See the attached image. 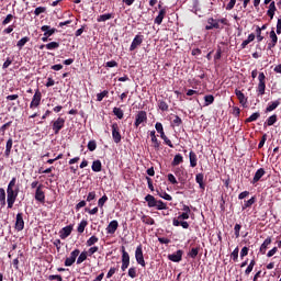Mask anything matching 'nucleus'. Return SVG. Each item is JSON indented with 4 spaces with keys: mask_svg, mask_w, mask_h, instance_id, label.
<instances>
[{
    "mask_svg": "<svg viewBox=\"0 0 281 281\" xmlns=\"http://www.w3.org/2000/svg\"><path fill=\"white\" fill-rule=\"evenodd\" d=\"M265 177V170L262 168L258 169L254 176L252 183H258L260 179Z\"/></svg>",
    "mask_w": 281,
    "mask_h": 281,
    "instance_id": "412c9836",
    "label": "nucleus"
},
{
    "mask_svg": "<svg viewBox=\"0 0 281 281\" xmlns=\"http://www.w3.org/2000/svg\"><path fill=\"white\" fill-rule=\"evenodd\" d=\"M98 237L97 236H91L88 240H87V243H86V245H87V247H93V245H95V243H98Z\"/></svg>",
    "mask_w": 281,
    "mask_h": 281,
    "instance_id": "4c0bfd02",
    "label": "nucleus"
},
{
    "mask_svg": "<svg viewBox=\"0 0 281 281\" xmlns=\"http://www.w3.org/2000/svg\"><path fill=\"white\" fill-rule=\"evenodd\" d=\"M276 10H277V8H276V2L272 1V2L269 4V9H268V11H267V14H268V16H270V19H273V16L276 15Z\"/></svg>",
    "mask_w": 281,
    "mask_h": 281,
    "instance_id": "5701e85b",
    "label": "nucleus"
},
{
    "mask_svg": "<svg viewBox=\"0 0 281 281\" xmlns=\"http://www.w3.org/2000/svg\"><path fill=\"white\" fill-rule=\"evenodd\" d=\"M155 128H156L157 133H159L160 135L164 134V125L161 123L157 122L155 125Z\"/></svg>",
    "mask_w": 281,
    "mask_h": 281,
    "instance_id": "13d9d810",
    "label": "nucleus"
},
{
    "mask_svg": "<svg viewBox=\"0 0 281 281\" xmlns=\"http://www.w3.org/2000/svg\"><path fill=\"white\" fill-rule=\"evenodd\" d=\"M87 227V221H81L80 224L78 225L77 232L79 234L85 233V228Z\"/></svg>",
    "mask_w": 281,
    "mask_h": 281,
    "instance_id": "49530a36",
    "label": "nucleus"
},
{
    "mask_svg": "<svg viewBox=\"0 0 281 281\" xmlns=\"http://www.w3.org/2000/svg\"><path fill=\"white\" fill-rule=\"evenodd\" d=\"M95 148H98V144L95 143V140H90L88 143V150H90L91 153H93V150H95Z\"/></svg>",
    "mask_w": 281,
    "mask_h": 281,
    "instance_id": "09e8293b",
    "label": "nucleus"
},
{
    "mask_svg": "<svg viewBox=\"0 0 281 281\" xmlns=\"http://www.w3.org/2000/svg\"><path fill=\"white\" fill-rule=\"evenodd\" d=\"M220 30L221 25L218 24V20H214V18H210L207 20V25L205 26V30Z\"/></svg>",
    "mask_w": 281,
    "mask_h": 281,
    "instance_id": "4468645a",
    "label": "nucleus"
},
{
    "mask_svg": "<svg viewBox=\"0 0 281 281\" xmlns=\"http://www.w3.org/2000/svg\"><path fill=\"white\" fill-rule=\"evenodd\" d=\"M142 222L145 223V225H155V220L147 215L142 216Z\"/></svg>",
    "mask_w": 281,
    "mask_h": 281,
    "instance_id": "473e14b6",
    "label": "nucleus"
},
{
    "mask_svg": "<svg viewBox=\"0 0 281 281\" xmlns=\"http://www.w3.org/2000/svg\"><path fill=\"white\" fill-rule=\"evenodd\" d=\"M203 179H204L203 173H198L195 176V181H196V183H199L201 190H205V184L203 183Z\"/></svg>",
    "mask_w": 281,
    "mask_h": 281,
    "instance_id": "c85d7f7f",
    "label": "nucleus"
},
{
    "mask_svg": "<svg viewBox=\"0 0 281 281\" xmlns=\"http://www.w3.org/2000/svg\"><path fill=\"white\" fill-rule=\"evenodd\" d=\"M87 251L81 252L77 259V265H82L87 260Z\"/></svg>",
    "mask_w": 281,
    "mask_h": 281,
    "instance_id": "37998d69",
    "label": "nucleus"
},
{
    "mask_svg": "<svg viewBox=\"0 0 281 281\" xmlns=\"http://www.w3.org/2000/svg\"><path fill=\"white\" fill-rule=\"evenodd\" d=\"M258 80L257 93L258 95H265V91H267V76H265V72H259Z\"/></svg>",
    "mask_w": 281,
    "mask_h": 281,
    "instance_id": "f257e3e1",
    "label": "nucleus"
},
{
    "mask_svg": "<svg viewBox=\"0 0 281 281\" xmlns=\"http://www.w3.org/2000/svg\"><path fill=\"white\" fill-rule=\"evenodd\" d=\"M151 142L154 144V148H159V140L157 139V136L155 135V131L150 132Z\"/></svg>",
    "mask_w": 281,
    "mask_h": 281,
    "instance_id": "f704fd0d",
    "label": "nucleus"
},
{
    "mask_svg": "<svg viewBox=\"0 0 281 281\" xmlns=\"http://www.w3.org/2000/svg\"><path fill=\"white\" fill-rule=\"evenodd\" d=\"M42 98H43V94L41 93V90H36L35 94L33 95V99L30 103V109H37V106H41Z\"/></svg>",
    "mask_w": 281,
    "mask_h": 281,
    "instance_id": "39448f33",
    "label": "nucleus"
},
{
    "mask_svg": "<svg viewBox=\"0 0 281 281\" xmlns=\"http://www.w3.org/2000/svg\"><path fill=\"white\" fill-rule=\"evenodd\" d=\"M16 186V178H12L11 181L8 184L7 190H14V187Z\"/></svg>",
    "mask_w": 281,
    "mask_h": 281,
    "instance_id": "bf43d9fd",
    "label": "nucleus"
},
{
    "mask_svg": "<svg viewBox=\"0 0 281 281\" xmlns=\"http://www.w3.org/2000/svg\"><path fill=\"white\" fill-rule=\"evenodd\" d=\"M106 201H109V196L106 195H103L101 199H99L98 201L99 207H104V203H106Z\"/></svg>",
    "mask_w": 281,
    "mask_h": 281,
    "instance_id": "603ef678",
    "label": "nucleus"
},
{
    "mask_svg": "<svg viewBox=\"0 0 281 281\" xmlns=\"http://www.w3.org/2000/svg\"><path fill=\"white\" fill-rule=\"evenodd\" d=\"M106 95H109V91H106V90H104L101 93H98L97 94V101L98 102H102V100H104V98H106Z\"/></svg>",
    "mask_w": 281,
    "mask_h": 281,
    "instance_id": "de8ad7c7",
    "label": "nucleus"
},
{
    "mask_svg": "<svg viewBox=\"0 0 281 281\" xmlns=\"http://www.w3.org/2000/svg\"><path fill=\"white\" fill-rule=\"evenodd\" d=\"M158 106L160 111H168V103L166 101H159Z\"/></svg>",
    "mask_w": 281,
    "mask_h": 281,
    "instance_id": "4d7b16f0",
    "label": "nucleus"
},
{
    "mask_svg": "<svg viewBox=\"0 0 281 281\" xmlns=\"http://www.w3.org/2000/svg\"><path fill=\"white\" fill-rule=\"evenodd\" d=\"M78 256H80V250L79 249H75L70 254V256L66 258L65 267H71V265H74V262H76V258H78Z\"/></svg>",
    "mask_w": 281,
    "mask_h": 281,
    "instance_id": "423d86ee",
    "label": "nucleus"
},
{
    "mask_svg": "<svg viewBox=\"0 0 281 281\" xmlns=\"http://www.w3.org/2000/svg\"><path fill=\"white\" fill-rule=\"evenodd\" d=\"M277 34H281V19L277 22Z\"/></svg>",
    "mask_w": 281,
    "mask_h": 281,
    "instance_id": "774afa93",
    "label": "nucleus"
},
{
    "mask_svg": "<svg viewBox=\"0 0 281 281\" xmlns=\"http://www.w3.org/2000/svg\"><path fill=\"white\" fill-rule=\"evenodd\" d=\"M277 106H280V101H274L269 104L266 109V113H271V111H276Z\"/></svg>",
    "mask_w": 281,
    "mask_h": 281,
    "instance_id": "2f4dec72",
    "label": "nucleus"
},
{
    "mask_svg": "<svg viewBox=\"0 0 281 281\" xmlns=\"http://www.w3.org/2000/svg\"><path fill=\"white\" fill-rule=\"evenodd\" d=\"M43 12H45V8L38 7L35 9L34 14L35 16H38L40 14H43Z\"/></svg>",
    "mask_w": 281,
    "mask_h": 281,
    "instance_id": "69168bd1",
    "label": "nucleus"
},
{
    "mask_svg": "<svg viewBox=\"0 0 281 281\" xmlns=\"http://www.w3.org/2000/svg\"><path fill=\"white\" fill-rule=\"evenodd\" d=\"M167 179H168L169 182L172 183V186H177V183H179V182L177 181V178H176L175 175H172V173H169V175L167 176Z\"/></svg>",
    "mask_w": 281,
    "mask_h": 281,
    "instance_id": "864d4df0",
    "label": "nucleus"
},
{
    "mask_svg": "<svg viewBox=\"0 0 281 281\" xmlns=\"http://www.w3.org/2000/svg\"><path fill=\"white\" fill-rule=\"evenodd\" d=\"M190 258H196L199 256V248H192L189 252Z\"/></svg>",
    "mask_w": 281,
    "mask_h": 281,
    "instance_id": "6e6d98bb",
    "label": "nucleus"
},
{
    "mask_svg": "<svg viewBox=\"0 0 281 281\" xmlns=\"http://www.w3.org/2000/svg\"><path fill=\"white\" fill-rule=\"evenodd\" d=\"M35 200L40 203H45V192L43 191V184H38L36 188Z\"/></svg>",
    "mask_w": 281,
    "mask_h": 281,
    "instance_id": "6e6552de",
    "label": "nucleus"
},
{
    "mask_svg": "<svg viewBox=\"0 0 281 281\" xmlns=\"http://www.w3.org/2000/svg\"><path fill=\"white\" fill-rule=\"evenodd\" d=\"M60 44L58 42H50L46 44V49H58Z\"/></svg>",
    "mask_w": 281,
    "mask_h": 281,
    "instance_id": "79ce46f5",
    "label": "nucleus"
},
{
    "mask_svg": "<svg viewBox=\"0 0 281 281\" xmlns=\"http://www.w3.org/2000/svg\"><path fill=\"white\" fill-rule=\"evenodd\" d=\"M41 30L44 32V36H53V34H56V29H52L49 25H43Z\"/></svg>",
    "mask_w": 281,
    "mask_h": 281,
    "instance_id": "6ab92c4d",
    "label": "nucleus"
},
{
    "mask_svg": "<svg viewBox=\"0 0 281 281\" xmlns=\"http://www.w3.org/2000/svg\"><path fill=\"white\" fill-rule=\"evenodd\" d=\"M254 267H256V260H251L248 265L247 269L245 270L246 276H249L254 271Z\"/></svg>",
    "mask_w": 281,
    "mask_h": 281,
    "instance_id": "ea45409f",
    "label": "nucleus"
},
{
    "mask_svg": "<svg viewBox=\"0 0 281 281\" xmlns=\"http://www.w3.org/2000/svg\"><path fill=\"white\" fill-rule=\"evenodd\" d=\"M158 194H159L160 199H165V201H172V195H170L164 191Z\"/></svg>",
    "mask_w": 281,
    "mask_h": 281,
    "instance_id": "8fccbe9b",
    "label": "nucleus"
},
{
    "mask_svg": "<svg viewBox=\"0 0 281 281\" xmlns=\"http://www.w3.org/2000/svg\"><path fill=\"white\" fill-rule=\"evenodd\" d=\"M156 210H168V205L166 203H164V201L161 200H156V204H155Z\"/></svg>",
    "mask_w": 281,
    "mask_h": 281,
    "instance_id": "72a5a7b5",
    "label": "nucleus"
},
{
    "mask_svg": "<svg viewBox=\"0 0 281 281\" xmlns=\"http://www.w3.org/2000/svg\"><path fill=\"white\" fill-rule=\"evenodd\" d=\"M128 276L130 278H137V270L135 268H130Z\"/></svg>",
    "mask_w": 281,
    "mask_h": 281,
    "instance_id": "052dcab7",
    "label": "nucleus"
},
{
    "mask_svg": "<svg viewBox=\"0 0 281 281\" xmlns=\"http://www.w3.org/2000/svg\"><path fill=\"white\" fill-rule=\"evenodd\" d=\"M146 120H148L146 112L145 111H139L136 115V121L134 123V125L137 127L140 124H144V122H146Z\"/></svg>",
    "mask_w": 281,
    "mask_h": 281,
    "instance_id": "9b49d317",
    "label": "nucleus"
},
{
    "mask_svg": "<svg viewBox=\"0 0 281 281\" xmlns=\"http://www.w3.org/2000/svg\"><path fill=\"white\" fill-rule=\"evenodd\" d=\"M179 164H183V156H181V154L175 156L171 166H179Z\"/></svg>",
    "mask_w": 281,
    "mask_h": 281,
    "instance_id": "7c9ffc66",
    "label": "nucleus"
},
{
    "mask_svg": "<svg viewBox=\"0 0 281 281\" xmlns=\"http://www.w3.org/2000/svg\"><path fill=\"white\" fill-rule=\"evenodd\" d=\"M166 16V9H161L158 13V15L155 19V23L157 25H161L164 23V18Z\"/></svg>",
    "mask_w": 281,
    "mask_h": 281,
    "instance_id": "aec40b11",
    "label": "nucleus"
},
{
    "mask_svg": "<svg viewBox=\"0 0 281 281\" xmlns=\"http://www.w3.org/2000/svg\"><path fill=\"white\" fill-rule=\"evenodd\" d=\"M268 245H271V237L265 239V241L260 246V252L266 254Z\"/></svg>",
    "mask_w": 281,
    "mask_h": 281,
    "instance_id": "cd10ccee",
    "label": "nucleus"
},
{
    "mask_svg": "<svg viewBox=\"0 0 281 281\" xmlns=\"http://www.w3.org/2000/svg\"><path fill=\"white\" fill-rule=\"evenodd\" d=\"M144 43V36L143 35H136L130 46V52H135L139 45Z\"/></svg>",
    "mask_w": 281,
    "mask_h": 281,
    "instance_id": "0eeeda50",
    "label": "nucleus"
},
{
    "mask_svg": "<svg viewBox=\"0 0 281 281\" xmlns=\"http://www.w3.org/2000/svg\"><path fill=\"white\" fill-rule=\"evenodd\" d=\"M254 203H256V198L249 199L244 203L243 210H247V207H251Z\"/></svg>",
    "mask_w": 281,
    "mask_h": 281,
    "instance_id": "c03bdc74",
    "label": "nucleus"
},
{
    "mask_svg": "<svg viewBox=\"0 0 281 281\" xmlns=\"http://www.w3.org/2000/svg\"><path fill=\"white\" fill-rule=\"evenodd\" d=\"M24 227H25V222L23 221V213H18L16 220H15V229L18 232H23Z\"/></svg>",
    "mask_w": 281,
    "mask_h": 281,
    "instance_id": "9d476101",
    "label": "nucleus"
},
{
    "mask_svg": "<svg viewBox=\"0 0 281 281\" xmlns=\"http://www.w3.org/2000/svg\"><path fill=\"white\" fill-rule=\"evenodd\" d=\"M182 258H183V250H177L176 254L168 255V259L171 260V262H181Z\"/></svg>",
    "mask_w": 281,
    "mask_h": 281,
    "instance_id": "ddd939ff",
    "label": "nucleus"
},
{
    "mask_svg": "<svg viewBox=\"0 0 281 281\" xmlns=\"http://www.w3.org/2000/svg\"><path fill=\"white\" fill-rule=\"evenodd\" d=\"M258 117H260V112H255L252 113L248 119H246V122H256V120H258Z\"/></svg>",
    "mask_w": 281,
    "mask_h": 281,
    "instance_id": "a19ab883",
    "label": "nucleus"
},
{
    "mask_svg": "<svg viewBox=\"0 0 281 281\" xmlns=\"http://www.w3.org/2000/svg\"><path fill=\"white\" fill-rule=\"evenodd\" d=\"M93 172H102V162L100 160H94L92 162Z\"/></svg>",
    "mask_w": 281,
    "mask_h": 281,
    "instance_id": "a878e982",
    "label": "nucleus"
},
{
    "mask_svg": "<svg viewBox=\"0 0 281 281\" xmlns=\"http://www.w3.org/2000/svg\"><path fill=\"white\" fill-rule=\"evenodd\" d=\"M113 113L114 115H116V117H119V120H122L124 117V111H122V109L120 108H114Z\"/></svg>",
    "mask_w": 281,
    "mask_h": 281,
    "instance_id": "58836bf2",
    "label": "nucleus"
},
{
    "mask_svg": "<svg viewBox=\"0 0 281 281\" xmlns=\"http://www.w3.org/2000/svg\"><path fill=\"white\" fill-rule=\"evenodd\" d=\"M235 95H237V99L239 100L241 106H247V97H245V93H243V91L236 89Z\"/></svg>",
    "mask_w": 281,
    "mask_h": 281,
    "instance_id": "dca6fc26",
    "label": "nucleus"
},
{
    "mask_svg": "<svg viewBox=\"0 0 281 281\" xmlns=\"http://www.w3.org/2000/svg\"><path fill=\"white\" fill-rule=\"evenodd\" d=\"M161 139H164L165 144L169 146V148H175V145H172V142L166 136V133L160 134Z\"/></svg>",
    "mask_w": 281,
    "mask_h": 281,
    "instance_id": "e433bc0d",
    "label": "nucleus"
},
{
    "mask_svg": "<svg viewBox=\"0 0 281 281\" xmlns=\"http://www.w3.org/2000/svg\"><path fill=\"white\" fill-rule=\"evenodd\" d=\"M0 201L2 205H5V189L0 188Z\"/></svg>",
    "mask_w": 281,
    "mask_h": 281,
    "instance_id": "3c124183",
    "label": "nucleus"
},
{
    "mask_svg": "<svg viewBox=\"0 0 281 281\" xmlns=\"http://www.w3.org/2000/svg\"><path fill=\"white\" fill-rule=\"evenodd\" d=\"M48 280L63 281V277L60 274H52L48 277Z\"/></svg>",
    "mask_w": 281,
    "mask_h": 281,
    "instance_id": "0e129e2a",
    "label": "nucleus"
},
{
    "mask_svg": "<svg viewBox=\"0 0 281 281\" xmlns=\"http://www.w3.org/2000/svg\"><path fill=\"white\" fill-rule=\"evenodd\" d=\"M112 138L115 144L122 142V134H120V125H117V123L112 124Z\"/></svg>",
    "mask_w": 281,
    "mask_h": 281,
    "instance_id": "7ed1b4c3",
    "label": "nucleus"
},
{
    "mask_svg": "<svg viewBox=\"0 0 281 281\" xmlns=\"http://www.w3.org/2000/svg\"><path fill=\"white\" fill-rule=\"evenodd\" d=\"M276 122H278V115H276V114L269 116L267 120L268 126H273L276 124Z\"/></svg>",
    "mask_w": 281,
    "mask_h": 281,
    "instance_id": "c9c22d12",
    "label": "nucleus"
},
{
    "mask_svg": "<svg viewBox=\"0 0 281 281\" xmlns=\"http://www.w3.org/2000/svg\"><path fill=\"white\" fill-rule=\"evenodd\" d=\"M26 43H30V37H27V36L22 37L20 41H18L16 47H19V49H23V47H25Z\"/></svg>",
    "mask_w": 281,
    "mask_h": 281,
    "instance_id": "c756f323",
    "label": "nucleus"
},
{
    "mask_svg": "<svg viewBox=\"0 0 281 281\" xmlns=\"http://www.w3.org/2000/svg\"><path fill=\"white\" fill-rule=\"evenodd\" d=\"M189 159H190V166L191 168H196V154H194V151H190L189 154Z\"/></svg>",
    "mask_w": 281,
    "mask_h": 281,
    "instance_id": "bb28decb",
    "label": "nucleus"
},
{
    "mask_svg": "<svg viewBox=\"0 0 281 281\" xmlns=\"http://www.w3.org/2000/svg\"><path fill=\"white\" fill-rule=\"evenodd\" d=\"M100 248L98 246H92L88 249V252L87 255L88 256H93V254H97V251L99 250Z\"/></svg>",
    "mask_w": 281,
    "mask_h": 281,
    "instance_id": "5fc2aeb1",
    "label": "nucleus"
},
{
    "mask_svg": "<svg viewBox=\"0 0 281 281\" xmlns=\"http://www.w3.org/2000/svg\"><path fill=\"white\" fill-rule=\"evenodd\" d=\"M117 227H120V224L117 223V221L114 220L110 222L106 227V234H114L115 232H117Z\"/></svg>",
    "mask_w": 281,
    "mask_h": 281,
    "instance_id": "2eb2a0df",
    "label": "nucleus"
},
{
    "mask_svg": "<svg viewBox=\"0 0 281 281\" xmlns=\"http://www.w3.org/2000/svg\"><path fill=\"white\" fill-rule=\"evenodd\" d=\"M71 232H74V227L71 225L65 226L64 228H61V231L59 232V236L61 240H65V238H68V236H71Z\"/></svg>",
    "mask_w": 281,
    "mask_h": 281,
    "instance_id": "f8f14e48",
    "label": "nucleus"
},
{
    "mask_svg": "<svg viewBox=\"0 0 281 281\" xmlns=\"http://www.w3.org/2000/svg\"><path fill=\"white\" fill-rule=\"evenodd\" d=\"M12 19H14V15L8 14L5 16V19L2 21V25H8V23H10V21H12Z\"/></svg>",
    "mask_w": 281,
    "mask_h": 281,
    "instance_id": "680f3d73",
    "label": "nucleus"
},
{
    "mask_svg": "<svg viewBox=\"0 0 281 281\" xmlns=\"http://www.w3.org/2000/svg\"><path fill=\"white\" fill-rule=\"evenodd\" d=\"M234 5H236V0H231L226 5V10H234Z\"/></svg>",
    "mask_w": 281,
    "mask_h": 281,
    "instance_id": "338daca9",
    "label": "nucleus"
},
{
    "mask_svg": "<svg viewBox=\"0 0 281 281\" xmlns=\"http://www.w3.org/2000/svg\"><path fill=\"white\" fill-rule=\"evenodd\" d=\"M145 201L147 202L148 207H155L157 200L155 199L154 195L151 194H147L145 196Z\"/></svg>",
    "mask_w": 281,
    "mask_h": 281,
    "instance_id": "4be33fe9",
    "label": "nucleus"
},
{
    "mask_svg": "<svg viewBox=\"0 0 281 281\" xmlns=\"http://www.w3.org/2000/svg\"><path fill=\"white\" fill-rule=\"evenodd\" d=\"M12 144H13L12 138H9L7 142L5 151H4V157L7 158L10 157V153H12Z\"/></svg>",
    "mask_w": 281,
    "mask_h": 281,
    "instance_id": "393cba45",
    "label": "nucleus"
},
{
    "mask_svg": "<svg viewBox=\"0 0 281 281\" xmlns=\"http://www.w3.org/2000/svg\"><path fill=\"white\" fill-rule=\"evenodd\" d=\"M111 19H113V13H105V14L99 15L97 21L98 23H104V21H109Z\"/></svg>",
    "mask_w": 281,
    "mask_h": 281,
    "instance_id": "b1692460",
    "label": "nucleus"
},
{
    "mask_svg": "<svg viewBox=\"0 0 281 281\" xmlns=\"http://www.w3.org/2000/svg\"><path fill=\"white\" fill-rule=\"evenodd\" d=\"M19 189H7V200L16 201Z\"/></svg>",
    "mask_w": 281,
    "mask_h": 281,
    "instance_id": "f3484780",
    "label": "nucleus"
},
{
    "mask_svg": "<svg viewBox=\"0 0 281 281\" xmlns=\"http://www.w3.org/2000/svg\"><path fill=\"white\" fill-rule=\"evenodd\" d=\"M172 124H175V126H181L182 124L181 117H179V115H176L172 121Z\"/></svg>",
    "mask_w": 281,
    "mask_h": 281,
    "instance_id": "e2e57ef3",
    "label": "nucleus"
},
{
    "mask_svg": "<svg viewBox=\"0 0 281 281\" xmlns=\"http://www.w3.org/2000/svg\"><path fill=\"white\" fill-rule=\"evenodd\" d=\"M270 38L272 42L268 44V49H273V47L278 45V35L276 34V31L272 30L270 32Z\"/></svg>",
    "mask_w": 281,
    "mask_h": 281,
    "instance_id": "a211bd4d",
    "label": "nucleus"
},
{
    "mask_svg": "<svg viewBox=\"0 0 281 281\" xmlns=\"http://www.w3.org/2000/svg\"><path fill=\"white\" fill-rule=\"evenodd\" d=\"M204 102L206 106H210V104L214 103V95L209 94L204 97Z\"/></svg>",
    "mask_w": 281,
    "mask_h": 281,
    "instance_id": "a18cd8bd",
    "label": "nucleus"
},
{
    "mask_svg": "<svg viewBox=\"0 0 281 281\" xmlns=\"http://www.w3.org/2000/svg\"><path fill=\"white\" fill-rule=\"evenodd\" d=\"M65 126V119L58 117L54 123H53V131L55 132V135H58L60 133V130Z\"/></svg>",
    "mask_w": 281,
    "mask_h": 281,
    "instance_id": "1a4fd4ad",
    "label": "nucleus"
},
{
    "mask_svg": "<svg viewBox=\"0 0 281 281\" xmlns=\"http://www.w3.org/2000/svg\"><path fill=\"white\" fill-rule=\"evenodd\" d=\"M136 262L140 265V267H146V261L144 260V250L142 249V245L137 246L135 250Z\"/></svg>",
    "mask_w": 281,
    "mask_h": 281,
    "instance_id": "20e7f679",
    "label": "nucleus"
},
{
    "mask_svg": "<svg viewBox=\"0 0 281 281\" xmlns=\"http://www.w3.org/2000/svg\"><path fill=\"white\" fill-rule=\"evenodd\" d=\"M128 265H131V256L127 254L126 249L122 247V271H126V269H128Z\"/></svg>",
    "mask_w": 281,
    "mask_h": 281,
    "instance_id": "f03ea898",
    "label": "nucleus"
}]
</instances>
